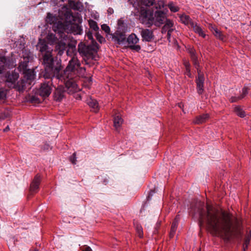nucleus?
Returning <instances> with one entry per match:
<instances>
[{
	"mask_svg": "<svg viewBox=\"0 0 251 251\" xmlns=\"http://www.w3.org/2000/svg\"><path fill=\"white\" fill-rule=\"evenodd\" d=\"M37 48L42 55L45 67L46 73L44 76L46 78H51V81H48V83L42 84L38 92L40 96L45 98L50 95L51 91L50 85L52 84L53 79L63 82L66 90L69 93H73L79 90L75 78L78 73V69H85L83 68H80V63L76 57L73 56L69 61V64L63 73L59 74V67L53 66L52 49L49 47L45 41L41 40H40L38 43Z\"/></svg>",
	"mask_w": 251,
	"mask_h": 251,
	"instance_id": "nucleus-1",
	"label": "nucleus"
},
{
	"mask_svg": "<svg viewBox=\"0 0 251 251\" xmlns=\"http://www.w3.org/2000/svg\"><path fill=\"white\" fill-rule=\"evenodd\" d=\"M193 210L199 217L200 226L205 224L211 233L220 236L226 241L241 237L240 222L232 214L209 205L204 208V203L201 201L197 202Z\"/></svg>",
	"mask_w": 251,
	"mask_h": 251,
	"instance_id": "nucleus-2",
	"label": "nucleus"
},
{
	"mask_svg": "<svg viewBox=\"0 0 251 251\" xmlns=\"http://www.w3.org/2000/svg\"><path fill=\"white\" fill-rule=\"evenodd\" d=\"M58 16L61 21H58L56 17L49 13L46 21L50 24H53L52 28L55 34L49 33L47 40L50 44H56V50L58 54L61 55L66 50L67 47L69 49L66 51L68 55L75 50L76 41L73 40L69 33L75 35H80L82 29L78 25L75 24V17L71 10L66 6H63L59 10Z\"/></svg>",
	"mask_w": 251,
	"mask_h": 251,
	"instance_id": "nucleus-3",
	"label": "nucleus"
},
{
	"mask_svg": "<svg viewBox=\"0 0 251 251\" xmlns=\"http://www.w3.org/2000/svg\"><path fill=\"white\" fill-rule=\"evenodd\" d=\"M22 51L23 60L20 62L18 69L24 75V78L18 81L15 85V88L19 91H23L26 88L27 85H31L35 76V73L33 70L27 69V64L32 58V53L25 49H23Z\"/></svg>",
	"mask_w": 251,
	"mask_h": 251,
	"instance_id": "nucleus-4",
	"label": "nucleus"
},
{
	"mask_svg": "<svg viewBox=\"0 0 251 251\" xmlns=\"http://www.w3.org/2000/svg\"><path fill=\"white\" fill-rule=\"evenodd\" d=\"M166 20L165 13L161 9H156L153 12V9L142 7L139 15V20L141 23L150 27L154 25L160 26Z\"/></svg>",
	"mask_w": 251,
	"mask_h": 251,
	"instance_id": "nucleus-5",
	"label": "nucleus"
},
{
	"mask_svg": "<svg viewBox=\"0 0 251 251\" xmlns=\"http://www.w3.org/2000/svg\"><path fill=\"white\" fill-rule=\"evenodd\" d=\"M98 50V46L97 43L90 45H86L80 42L78 45V51L81 56L88 59H95V57Z\"/></svg>",
	"mask_w": 251,
	"mask_h": 251,
	"instance_id": "nucleus-6",
	"label": "nucleus"
},
{
	"mask_svg": "<svg viewBox=\"0 0 251 251\" xmlns=\"http://www.w3.org/2000/svg\"><path fill=\"white\" fill-rule=\"evenodd\" d=\"M189 52L191 55L192 60H193L194 65L196 68L197 69L198 73V76L196 79L197 83V90L199 94L201 95L203 92V84L204 81V75L201 73V70L199 69V63L197 60V57L195 54V50L190 48L189 49Z\"/></svg>",
	"mask_w": 251,
	"mask_h": 251,
	"instance_id": "nucleus-7",
	"label": "nucleus"
},
{
	"mask_svg": "<svg viewBox=\"0 0 251 251\" xmlns=\"http://www.w3.org/2000/svg\"><path fill=\"white\" fill-rule=\"evenodd\" d=\"M163 24H165V25L162 28L161 32L162 33H167V39L169 42H170L171 34L175 30V28H174V24L172 21L167 19L166 17V20Z\"/></svg>",
	"mask_w": 251,
	"mask_h": 251,
	"instance_id": "nucleus-8",
	"label": "nucleus"
},
{
	"mask_svg": "<svg viewBox=\"0 0 251 251\" xmlns=\"http://www.w3.org/2000/svg\"><path fill=\"white\" fill-rule=\"evenodd\" d=\"M155 0H139V2L143 5L146 6H153L152 8L155 9H161L163 8L165 5L163 0H158L154 1Z\"/></svg>",
	"mask_w": 251,
	"mask_h": 251,
	"instance_id": "nucleus-9",
	"label": "nucleus"
},
{
	"mask_svg": "<svg viewBox=\"0 0 251 251\" xmlns=\"http://www.w3.org/2000/svg\"><path fill=\"white\" fill-rule=\"evenodd\" d=\"M140 33L143 41L151 42L154 39L153 31L151 29H141Z\"/></svg>",
	"mask_w": 251,
	"mask_h": 251,
	"instance_id": "nucleus-10",
	"label": "nucleus"
},
{
	"mask_svg": "<svg viewBox=\"0 0 251 251\" xmlns=\"http://www.w3.org/2000/svg\"><path fill=\"white\" fill-rule=\"evenodd\" d=\"M41 181V176L38 174L36 175L30 184V191L31 193H36L37 192Z\"/></svg>",
	"mask_w": 251,
	"mask_h": 251,
	"instance_id": "nucleus-11",
	"label": "nucleus"
},
{
	"mask_svg": "<svg viewBox=\"0 0 251 251\" xmlns=\"http://www.w3.org/2000/svg\"><path fill=\"white\" fill-rule=\"evenodd\" d=\"M126 38L125 34L120 31H117L113 35V39L119 44L123 43Z\"/></svg>",
	"mask_w": 251,
	"mask_h": 251,
	"instance_id": "nucleus-12",
	"label": "nucleus"
},
{
	"mask_svg": "<svg viewBox=\"0 0 251 251\" xmlns=\"http://www.w3.org/2000/svg\"><path fill=\"white\" fill-rule=\"evenodd\" d=\"M190 25L193 30L196 33H198L200 36L203 38L205 37V34L204 33L202 29L199 25H198L196 23L194 22H191Z\"/></svg>",
	"mask_w": 251,
	"mask_h": 251,
	"instance_id": "nucleus-13",
	"label": "nucleus"
},
{
	"mask_svg": "<svg viewBox=\"0 0 251 251\" xmlns=\"http://www.w3.org/2000/svg\"><path fill=\"white\" fill-rule=\"evenodd\" d=\"M179 220V216L177 215L172 223L171 231L170 232V238H173L176 232Z\"/></svg>",
	"mask_w": 251,
	"mask_h": 251,
	"instance_id": "nucleus-14",
	"label": "nucleus"
},
{
	"mask_svg": "<svg viewBox=\"0 0 251 251\" xmlns=\"http://www.w3.org/2000/svg\"><path fill=\"white\" fill-rule=\"evenodd\" d=\"M6 68H9V65L7 62V59L5 57H0V74L3 73L4 70Z\"/></svg>",
	"mask_w": 251,
	"mask_h": 251,
	"instance_id": "nucleus-15",
	"label": "nucleus"
},
{
	"mask_svg": "<svg viewBox=\"0 0 251 251\" xmlns=\"http://www.w3.org/2000/svg\"><path fill=\"white\" fill-rule=\"evenodd\" d=\"M64 97V90L61 87L57 88L54 93V99L56 101H60Z\"/></svg>",
	"mask_w": 251,
	"mask_h": 251,
	"instance_id": "nucleus-16",
	"label": "nucleus"
},
{
	"mask_svg": "<svg viewBox=\"0 0 251 251\" xmlns=\"http://www.w3.org/2000/svg\"><path fill=\"white\" fill-rule=\"evenodd\" d=\"M87 103L90 107L93 108L95 112H97L99 110V105L97 101L95 99L90 98L87 100Z\"/></svg>",
	"mask_w": 251,
	"mask_h": 251,
	"instance_id": "nucleus-17",
	"label": "nucleus"
},
{
	"mask_svg": "<svg viewBox=\"0 0 251 251\" xmlns=\"http://www.w3.org/2000/svg\"><path fill=\"white\" fill-rule=\"evenodd\" d=\"M209 118V115L207 114H203L198 116L196 118L195 120L194 121V123L195 124H201L206 121V120Z\"/></svg>",
	"mask_w": 251,
	"mask_h": 251,
	"instance_id": "nucleus-18",
	"label": "nucleus"
},
{
	"mask_svg": "<svg viewBox=\"0 0 251 251\" xmlns=\"http://www.w3.org/2000/svg\"><path fill=\"white\" fill-rule=\"evenodd\" d=\"M114 126L115 128L118 130L123 123V120L121 118L120 116L117 115L114 117Z\"/></svg>",
	"mask_w": 251,
	"mask_h": 251,
	"instance_id": "nucleus-19",
	"label": "nucleus"
},
{
	"mask_svg": "<svg viewBox=\"0 0 251 251\" xmlns=\"http://www.w3.org/2000/svg\"><path fill=\"white\" fill-rule=\"evenodd\" d=\"M127 42L129 45H132L137 44L139 39L135 34H131L128 37Z\"/></svg>",
	"mask_w": 251,
	"mask_h": 251,
	"instance_id": "nucleus-20",
	"label": "nucleus"
},
{
	"mask_svg": "<svg viewBox=\"0 0 251 251\" xmlns=\"http://www.w3.org/2000/svg\"><path fill=\"white\" fill-rule=\"evenodd\" d=\"M210 28L211 30H213V34L217 38L222 40H224V35L217 28L213 26L212 25H210Z\"/></svg>",
	"mask_w": 251,
	"mask_h": 251,
	"instance_id": "nucleus-21",
	"label": "nucleus"
},
{
	"mask_svg": "<svg viewBox=\"0 0 251 251\" xmlns=\"http://www.w3.org/2000/svg\"><path fill=\"white\" fill-rule=\"evenodd\" d=\"M251 238V233L250 232H247V235L244 239V242L243 245V251H245L246 249L248 248V245L250 243Z\"/></svg>",
	"mask_w": 251,
	"mask_h": 251,
	"instance_id": "nucleus-22",
	"label": "nucleus"
},
{
	"mask_svg": "<svg viewBox=\"0 0 251 251\" xmlns=\"http://www.w3.org/2000/svg\"><path fill=\"white\" fill-rule=\"evenodd\" d=\"M18 74L13 73L11 75H8L7 81L8 82H11L12 83H14L18 78Z\"/></svg>",
	"mask_w": 251,
	"mask_h": 251,
	"instance_id": "nucleus-23",
	"label": "nucleus"
},
{
	"mask_svg": "<svg viewBox=\"0 0 251 251\" xmlns=\"http://www.w3.org/2000/svg\"><path fill=\"white\" fill-rule=\"evenodd\" d=\"M234 111L238 116L241 118H243L246 116L244 111L243 110L240 106H235L234 108Z\"/></svg>",
	"mask_w": 251,
	"mask_h": 251,
	"instance_id": "nucleus-24",
	"label": "nucleus"
},
{
	"mask_svg": "<svg viewBox=\"0 0 251 251\" xmlns=\"http://www.w3.org/2000/svg\"><path fill=\"white\" fill-rule=\"evenodd\" d=\"M88 23L90 28L95 31H97L99 29V27H98L96 22L93 20H89Z\"/></svg>",
	"mask_w": 251,
	"mask_h": 251,
	"instance_id": "nucleus-25",
	"label": "nucleus"
},
{
	"mask_svg": "<svg viewBox=\"0 0 251 251\" xmlns=\"http://www.w3.org/2000/svg\"><path fill=\"white\" fill-rule=\"evenodd\" d=\"M69 6L74 9L78 10L79 9L80 4L77 2H75L74 1L69 0L68 1Z\"/></svg>",
	"mask_w": 251,
	"mask_h": 251,
	"instance_id": "nucleus-26",
	"label": "nucleus"
},
{
	"mask_svg": "<svg viewBox=\"0 0 251 251\" xmlns=\"http://www.w3.org/2000/svg\"><path fill=\"white\" fill-rule=\"evenodd\" d=\"M168 7L172 12H176L178 11L179 8L173 3L170 2L168 5Z\"/></svg>",
	"mask_w": 251,
	"mask_h": 251,
	"instance_id": "nucleus-27",
	"label": "nucleus"
},
{
	"mask_svg": "<svg viewBox=\"0 0 251 251\" xmlns=\"http://www.w3.org/2000/svg\"><path fill=\"white\" fill-rule=\"evenodd\" d=\"M180 20L182 23L185 24H188L190 22V18L189 16L182 15L180 17Z\"/></svg>",
	"mask_w": 251,
	"mask_h": 251,
	"instance_id": "nucleus-28",
	"label": "nucleus"
},
{
	"mask_svg": "<svg viewBox=\"0 0 251 251\" xmlns=\"http://www.w3.org/2000/svg\"><path fill=\"white\" fill-rule=\"evenodd\" d=\"M248 93V88L247 87H244L242 89V94L239 96V99H243V98H244L247 95V94Z\"/></svg>",
	"mask_w": 251,
	"mask_h": 251,
	"instance_id": "nucleus-29",
	"label": "nucleus"
},
{
	"mask_svg": "<svg viewBox=\"0 0 251 251\" xmlns=\"http://www.w3.org/2000/svg\"><path fill=\"white\" fill-rule=\"evenodd\" d=\"M184 65L185 66V68H186V72H187V75L189 76V77H191V74H190V64L188 62H187V61H185L184 63Z\"/></svg>",
	"mask_w": 251,
	"mask_h": 251,
	"instance_id": "nucleus-30",
	"label": "nucleus"
},
{
	"mask_svg": "<svg viewBox=\"0 0 251 251\" xmlns=\"http://www.w3.org/2000/svg\"><path fill=\"white\" fill-rule=\"evenodd\" d=\"M86 37L89 40H91L92 44L96 43L93 39L92 33L91 31H89L86 33Z\"/></svg>",
	"mask_w": 251,
	"mask_h": 251,
	"instance_id": "nucleus-31",
	"label": "nucleus"
},
{
	"mask_svg": "<svg viewBox=\"0 0 251 251\" xmlns=\"http://www.w3.org/2000/svg\"><path fill=\"white\" fill-rule=\"evenodd\" d=\"M96 37L97 39L98 40V41L100 43H102L103 42H105L104 38H103L102 36H101L98 33H97L96 34Z\"/></svg>",
	"mask_w": 251,
	"mask_h": 251,
	"instance_id": "nucleus-32",
	"label": "nucleus"
},
{
	"mask_svg": "<svg viewBox=\"0 0 251 251\" xmlns=\"http://www.w3.org/2000/svg\"><path fill=\"white\" fill-rule=\"evenodd\" d=\"M129 48L132 50H136L137 51H139V50H140V49H141L140 46L138 45H136V44L132 45H129Z\"/></svg>",
	"mask_w": 251,
	"mask_h": 251,
	"instance_id": "nucleus-33",
	"label": "nucleus"
},
{
	"mask_svg": "<svg viewBox=\"0 0 251 251\" xmlns=\"http://www.w3.org/2000/svg\"><path fill=\"white\" fill-rule=\"evenodd\" d=\"M137 232L138 234V236L141 238L143 236V231L142 227L140 226L137 225L136 227Z\"/></svg>",
	"mask_w": 251,
	"mask_h": 251,
	"instance_id": "nucleus-34",
	"label": "nucleus"
},
{
	"mask_svg": "<svg viewBox=\"0 0 251 251\" xmlns=\"http://www.w3.org/2000/svg\"><path fill=\"white\" fill-rule=\"evenodd\" d=\"M101 28L107 33H109L110 30V27L105 24L101 25Z\"/></svg>",
	"mask_w": 251,
	"mask_h": 251,
	"instance_id": "nucleus-35",
	"label": "nucleus"
},
{
	"mask_svg": "<svg viewBox=\"0 0 251 251\" xmlns=\"http://www.w3.org/2000/svg\"><path fill=\"white\" fill-rule=\"evenodd\" d=\"M6 97V92L2 89L0 88V100L3 99Z\"/></svg>",
	"mask_w": 251,
	"mask_h": 251,
	"instance_id": "nucleus-36",
	"label": "nucleus"
},
{
	"mask_svg": "<svg viewBox=\"0 0 251 251\" xmlns=\"http://www.w3.org/2000/svg\"><path fill=\"white\" fill-rule=\"evenodd\" d=\"M70 161H71V162L74 164H76V157H75V153H74L73 155L70 158Z\"/></svg>",
	"mask_w": 251,
	"mask_h": 251,
	"instance_id": "nucleus-37",
	"label": "nucleus"
},
{
	"mask_svg": "<svg viewBox=\"0 0 251 251\" xmlns=\"http://www.w3.org/2000/svg\"><path fill=\"white\" fill-rule=\"evenodd\" d=\"M240 100H241V99H239V97H232L230 99V101L231 102H236Z\"/></svg>",
	"mask_w": 251,
	"mask_h": 251,
	"instance_id": "nucleus-38",
	"label": "nucleus"
},
{
	"mask_svg": "<svg viewBox=\"0 0 251 251\" xmlns=\"http://www.w3.org/2000/svg\"><path fill=\"white\" fill-rule=\"evenodd\" d=\"M82 251H92V249L88 246H85L82 249Z\"/></svg>",
	"mask_w": 251,
	"mask_h": 251,
	"instance_id": "nucleus-39",
	"label": "nucleus"
},
{
	"mask_svg": "<svg viewBox=\"0 0 251 251\" xmlns=\"http://www.w3.org/2000/svg\"><path fill=\"white\" fill-rule=\"evenodd\" d=\"M9 129V126H7L5 129H3L4 132L8 131Z\"/></svg>",
	"mask_w": 251,
	"mask_h": 251,
	"instance_id": "nucleus-40",
	"label": "nucleus"
},
{
	"mask_svg": "<svg viewBox=\"0 0 251 251\" xmlns=\"http://www.w3.org/2000/svg\"><path fill=\"white\" fill-rule=\"evenodd\" d=\"M181 105H182V104H181V103H178V106H179V107H180V108L181 107Z\"/></svg>",
	"mask_w": 251,
	"mask_h": 251,
	"instance_id": "nucleus-41",
	"label": "nucleus"
},
{
	"mask_svg": "<svg viewBox=\"0 0 251 251\" xmlns=\"http://www.w3.org/2000/svg\"><path fill=\"white\" fill-rule=\"evenodd\" d=\"M109 10H110V12H111V10H112V9H109Z\"/></svg>",
	"mask_w": 251,
	"mask_h": 251,
	"instance_id": "nucleus-42",
	"label": "nucleus"
},
{
	"mask_svg": "<svg viewBox=\"0 0 251 251\" xmlns=\"http://www.w3.org/2000/svg\"><path fill=\"white\" fill-rule=\"evenodd\" d=\"M109 10H110V12H111V10H112V9H109Z\"/></svg>",
	"mask_w": 251,
	"mask_h": 251,
	"instance_id": "nucleus-43",
	"label": "nucleus"
},
{
	"mask_svg": "<svg viewBox=\"0 0 251 251\" xmlns=\"http://www.w3.org/2000/svg\"><path fill=\"white\" fill-rule=\"evenodd\" d=\"M109 10H110V12H111V10H112V9H109Z\"/></svg>",
	"mask_w": 251,
	"mask_h": 251,
	"instance_id": "nucleus-44",
	"label": "nucleus"
},
{
	"mask_svg": "<svg viewBox=\"0 0 251 251\" xmlns=\"http://www.w3.org/2000/svg\"><path fill=\"white\" fill-rule=\"evenodd\" d=\"M62 1H63V0H61Z\"/></svg>",
	"mask_w": 251,
	"mask_h": 251,
	"instance_id": "nucleus-45",
	"label": "nucleus"
}]
</instances>
